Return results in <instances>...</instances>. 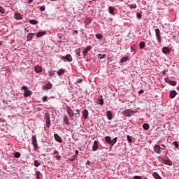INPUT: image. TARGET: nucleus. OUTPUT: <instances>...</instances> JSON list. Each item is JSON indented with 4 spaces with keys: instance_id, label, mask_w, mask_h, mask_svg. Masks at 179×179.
<instances>
[{
    "instance_id": "nucleus-63",
    "label": "nucleus",
    "mask_w": 179,
    "mask_h": 179,
    "mask_svg": "<svg viewBox=\"0 0 179 179\" xmlns=\"http://www.w3.org/2000/svg\"><path fill=\"white\" fill-rule=\"evenodd\" d=\"M177 90H178V91H179V86L177 87Z\"/></svg>"
},
{
    "instance_id": "nucleus-24",
    "label": "nucleus",
    "mask_w": 179,
    "mask_h": 179,
    "mask_svg": "<svg viewBox=\"0 0 179 179\" xmlns=\"http://www.w3.org/2000/svg\"><path fill=\"white\" fill-rule=\"evenodd\" d=\"M152 176H153L154 178H155V179H162V177H160V176H159V173H157V172L152 173Z\"/></svg>"
},
{
    "instance_id": "nucleus-44",
    "label": "nucleus",
    "mask_w": 179,
    "mask_h": 179,
    "mask_svg": "<svg viewBox=\"0 0 179 179\" xmlns=\"http://www.w3.org/2000/svg\"><path fill=\"white\" fill-rule=\"evenodd\" d=\"M0 13H5V8L2 6H0Z\"/></svg>"
},
{
    "instance_id": "nucleus-3",
    "label": "nucleus",
    "mask_w": 179,
    "mask_h": 179,
    "mask_svg": "<svg viewBox=\"0 0 179 179\" xmlns=\"http://www.w3.org/2000/svg\"><path fill=\"white\" fill-rule=\"evenodd\" d=\"M66 110L70 118H73V115H75V113H73L72 108H71V106H67Z\"/></svg>"
},
{
    "instance_id": "nucleus-7",
    "label": "nucleus",
    "mask_w": 179,
    "mask_h": 179,
    "mask_svg": "<svg viewBox=\"0 0 179 179\" xmlns=\"http://www.w3.org/2000/svg\"><path fill=\"white\" fill-rule=\"evenodd\" d=\"M61 59H63V60L66 59V61H68L69 62H72V61H73L72 56L69 54H68L66 56H62L61 57Z\"/></svg>"
},
{
    "instance_id": "nucleus-17",
    "label": "nucleus",
    "mask_w": 179,
    "mask_h": 179,
    "mask_svg": "<svg viewBox=\"0 0 179 179\" xmlns=\"http://www.w3.org/2000/svg\"><path fill=\"white\" fill-rule=\"evenodd\" d=\"M34 71L37 73H40V72H43V69L41 68V66L37 65V66H35Z\"/></svg>"
},
{
    "instance_id": "nucleus-34",
    "label": "nucleus",
    "mask_w": 179,
    "mask_h": 179,
    "mask_svg": "<svg viewBox=\"0 0 179 179\" xmlns=\"http://www.w3.org/2000/svg\"><path fill=\"white\" fill-rule=\"evenodd\" d=\"M106 57H107L106 55L98 54V58H99V59H103V58H106Z\"/></svg>"
},
{
    "instance_id": "nucleus-33",
    "label": "nucleus",
    "mask_w": 179,
    "mask_h": 179,
    "mask_svg": "<svg viewBox=\"0 0 179 179\" xmlns=\"http://www.w3.org/2000/svg\"><path fill=\"white\" fill-rule=\"evenodd\" d=\"M29 23L31 24H37V23H38V22L36 20H29Z\"/></svg>"
},
{
    "instance_id": "nucleus-54",
    "label": "nucleus",
    "mask_w": 179,
    "mask_h": 179,
    "mask_svg": "<svg viewBox=\"0 0 179 179\" xmlns=\"http://www.w3.org/2000/svg\"><path fill=\"white\" fill-rule=\"evenodd\" d=\"M75 153H76V155L78 156L79 155V151L78 150H76Z\"/></svg>"
},
{
    "instance_id": "nucleus-2",
    "label": "nucleus",
    "mask_w": 179,
    "mask_h": 179,
    "mask_svg": "<svg viewBox=\"0 0 179 179\" xmlns=\"http://www.w3.org/2000/svg\"><path fill=\"white\" fill-rule=\"evenodd\" d=\"M22 90H24V97H29V96H31L33 94V92L27 90V86H22Z\"/></svg>"
},
{
    "instance_id": "nucleus-57",
    "label": "nucleus",
    "mask_w": 179,
    "mask_h": 179,
    "mask_svg": "<svg viewBox=\"0 0 179 179\" xmlns=\"http://www.w3.org/2000/svg\"><path fill=\"white\" fill-rule=\"evenodd\" d=\"M73 33H76V34H78V30H74V31H73Z\"/></svg>"
},
{
    "instance_id": "nucleus-38",
    "label": "nucleus",
    "mask_w": 179,
    "mask_h": 179,
    "mask_svg": "<svg viewBox=\"0 0 179 179\" xmlns=\"http://www.w3.org/2000/svg\"><path fill=\"white\" fill-rule=\"evenodd\" d=\"M96 38H98V40H101V38H103V35L96 34Z\"/></svg>"
},
{
    "instance_id": "nucleus-36",
    "label": "nucleus",
    "mask_w": 179,
    "mask_h": 179,
    "mask_svg": "<svg viewBox=\"0 0 179 179\" xmlns=\"http://www.w3.org/2000/svg\"><path fill=\"white\" fill-rule=\"evenodd\" d=\"M34 164L35 167H38L41 164L40 162H38V161L35 160L34 162Z\"/></svg>"
},
{
    "instance_id": "nucleus-27",
    "label": "nucleus",
    "mask_w": 179,
    "mask_h": 179,
    "mask_svg": "<svg viewBox=\"0 0 179 179\" xmlns=\"http://www.w3.org/2000/svg\"><path fill=\"white\" fill-rule=\"evenodd\" d=\"M84 23H85V24H90V23H92V18L90 17L86 18Z\"/></svg>"
},
{
    "instance_id": "nucleus-26",
    "label": "nucleus",
    "mask_w": 179,
    "mask_h": 179,
    "mask_svg": "<svg viewBox=\"0 0 179 179\" xmlns=\"http://www.w3.org/2000/svg\"><path fill=\"white\" fill-rule=\"evenodd\" d=\"M114 10H115L114 7H113V6L108 7V12H109V13H110V15H113V13H114Z\"/></svg>"
},
{
    "instance_id": "nucleus-22",
    "label": "nucleus",
    "mask_w": 179,
    "mask_h": 179,
    "mask_svg": "<svg viewBox=\"0 0 179 179\" xmlns=\"http://www.w3.org/2000/svg\"><path fill=\"white\" fill-rule=\"evenodd\" d=\"M64 73H65V69H60L57 71V75H58V76H62V75H64Z\"/></svg>"
},
{
    "instance_id": "nucleus-15",
    "label": "nucleus",
    "mask_w": 179,
    "mask_h": 179,
    "mask_svg": "<svg viewBox=\"0 0 179 179\" xmlns=\"http://www.w3.org/2000/svg\"><path fill=\"white\" fill-rule=\"evenodd\" d=\"M162 52L163 54H170V52H171V50L167 47H164L162 48Z\"/></svg>"
},
{
    "instance_id": "nucleus-30",
    "label": "nucleus",
    "mask_w": 179,
    "mask_h": 179,
    "mask_svg": "<svg viewBox=\"0 0 179 179\" xmlns=\"http://www.w3.org/2000/svg\"><path fill=\"white\" fill-rule=\"evenodd\" d=\"M168 83L171 85V86H176L177 85V82L168 80Z\"/></svg>"
},
{
    "instance_id": "nucleus-62",
    "label": "nucleus",
    "mask_w": 179,
    "mask_h": 179,
    "mask_svg": "<svg viewBox=\"0 0 179 179\" xmlns=\"http://www.w3.org/2000/svg\"><path fill=\"white\" fill-rule=\"evenodd\" d=\"M1 45H2V42L0 41V46H1Z\"/></svg>"
},
{
    "instance_id": "nucleus-50",
    "label": "nucleus",
    "mask_w": 179,
    "mask_h": 179,
    "mask_svg": "<svg viewBox=\"0 0 179 179\" xmlns=\"http://www.w3.org/2000/svg\"><path fill=\"white\" fill-rule=\"evenodd\" d=\"M44 10H45V7H44V6H41V7H40V11H41V12H44Z\"/></svg>"
},
{
    "instance_id": "nucleus-20",
    "label": "nucleus",
    "mask_w": 179,
    "mask_h": 179,
    "mask_svg": "<svg viewBox=\"0 0 179 179\" xmlns=\"http://www.w3.org/2000/svg\"><path fill=\"white\" fill-rule=\"evenodd\" d=\"M63 121L64 122V124L66 125H69L71 124V122H69V119L68 118V116L67 115H65L64 117H63Z\"/></svg>"
},
{
    "instance_id": "nucleus-32",
    "label": "nucleus",
    "mask_w": 179,
    "mask_h": 179,
    "mask_svg": "<svg viewBox=\"0 0 179 179\" xmlns=\"http://www.w3.org/2000/svg\"><path fill=\"white\" fill-rule=\"evenodd\" d=\"M36 179H40V176H41V172L40 171H36L35 173Z\"/></svg>"
},
{
    "instance_id": "nucleus-1",
    "label": "nucleus",
    "mask_w": 179,
    "mask_h": 179,
    "mask_svg": "<svg viewBox=\"0 0 179 179\" xmlns=\"http://www.w3.org/2000/svg\"><path fill=\"white\" fill-rule=\"evenodd\" d=\"M31 143L34 146V150L36 152L38 149V144L37 143V137L36 135L32 136L31 137Z\"/></svg>"
},
{
    "instance_id": "nucleus-8",
    "label": "nucleus",
    "mask_w": 179,
    "mask_h": 179,
    "mask_svg": "<svg viewBox=\"0 0 179 179\" xmlns=\"http://www.w3.org/2000/svg\"><path fill=\"white\" fill-rule=\"evenodd\" d=\"M91 49H92V46L90 45L83 50V55L84 58H86V55H87V53L89 52V51H90Z\"/></svg>"
},
{
    "instance_id": "nucleus-21",
    "label": "nucleus",
    "mask_w": 179,
    "mask_h": 179,
    "mask_svg": "<svg viewBox=\"0 0 179 179\" xmlns=\"http://www.w3.org/2000/svg\"><path fill=\"white\" fill-rule=\"evenodd\" d=\"M106 115H107L108 120H113V113H111V111L108 110L106 112Z\"/></svg>"
},
{
    "instance_id": "nucleus-19",
    "label": "nucleus",
    "mask_w": 179,
    "mask_h": 179,
    "mask_svg": "<svg viewBox=\"0 0 179 179\" xmlns=\"http://www.w3.org/2000/svg\"><path fill=\"white\" fill-rule=\"evenodd\" d=\"M176 96H177V92H176V90H171L170 92V99H174V97H176Z\"/></svg>"
},
{
    "instance_id": "nucleus-46",
    "label": "nucleus",
    "mask_w": 179,
    "mask_h": 179,
    "mask_svg": "<svg viewBox=\"0 0 179 179\" xmlns=\"http://www.w3.org/2000/svg\"><path fill=\"white\" fill-rule=\"evenodd\" d=\"M99 104L100 105V106H103V104H104V100H103V99H99Z\"/></svg>"
},
{
    "instance_id": "nucleus-61",
    "label": "nucleus",
    "mask_w": 179,
    "mask_h": 179,
    "mask_svg": "<svg viewBox=\"0 0 179 179\" xmlns=\"http://www.w3.org/2000/svg\"><path fill=\"white\" fill-rule=\"evenodd\" d=\"M161 146H162V148H166V145L164 144H162Z\"/></svg>"
},
{
    "instance_id": "nucleus-48",
    "label": "nucleus",
    "mask_w": 179,
    "mask_h": 179,
    "mask_svg": "<svg viewBox=\"0 0 179 179\" xmlns=\"http://www.w3.org/2000/svg\"><path fill=\"white\" fill-rule=\"evenodd\" d=\"M131 52H135V51H136V50H135V46L134 45H132L131 47Z\"/></svg>"
},
{
    "instance_id": "nucleus-39",
    "label": "nucleus",
    "mask_w": 179,
    "mask_h": 179,
    "mask_svg": "<svg viewBox=\"0 0 179 179\" xmlns=\"http://www.w3.org/2000/svg\"><path fill=\"white\" fill-rule=\"evenodd\" d=\"M76 55H78V57H80V48H78V49L76 50Z\"/></svg>"
},
{
    "instance_id": "nucleus-10",
    "label": "nucleus",
    "mask_w": 179,
    "mask_h": 179,
    "mask_svg": "<svg viewBox=\"0 0 179 179\" xmlns=\"http://www.w3.org/2000/svg\"><path fill=\"white\" fill-rule=\"evenodd\" d=\"M162 163H164V164H166V166L173 165V162L169 158L162 159Z\"/></svg>"
},
{
    "instance_id": "nucleus-49",
    "label": "nucleus",
    "mask_w": 179,
    "mask_h": 179,
    "mask_svg": "<svg viewBox=\"0 0 179 179\" xmlns=\"http://www.w3.org/2000/svg\"><path fill=\"white\" fill-rule=\"evenodd\" d=\"M131 9H136V4H131L130 6Z\"/></svg>"
},
{
    "instance_id": "nucleus-25",
    "label": "nucleus",
    "mask_w": 179,
    "mask_h": 179,
    "mask_svg": "<svg viewBox=\"0 0 179 179\" xmlns=\"http://www.w3.org/2000/svg\"><path fill=\"white\" fill-rule=\"evenodd\" d=\"M15 17L17 20H22V15H20V13H15Z\"/></svg>"
},
{
    "instance_id": "nucleus-12",
    "label": "nucleus",
    "mask_w": 179,
    "mask_h": 179,
    "mask_svg": "<svg viewBox=\"0 0 179 179\" xmlns=\"http://www.w3.org/2000/svg\"><path fill=\"white\" fill-rule=\"evenodd\" d=\"M124 113L126 117H131L134 114V111L131 110H126Z\"/></svg>"
},
{
    "instance_id": "nucleus-9",
    "label": "nucleus",
    "mask_w": 179,
    "mask_h": 179,
    "mask_svg": "<svg viewBox=\"0 0 179 179\" xmlns=\"http://www.w3.org/2000/svg\"><path fill=\"white\" fill-rule=\"evenodd\" d=\"M42 88L43 90H50V89H52V84H51V83H49L46 85H44Z\"/></svg>"
},
{
    "instance_id": "nucleus-11",
    "label": "nucleus",
    "mask_w": 179,
    "mask_h": 179,
    "mask_svg": "<svg viewBox=\"0 0 179 179\" xmlns=\"http://www.w3.org/2000/svg\"><path fill=\"white\" fill-rule=\"evenodd\" d=\"M99 149V141H94V144L92 145V152H96Z\"/></svg>"
},
{
    "instance_id": "nucleus-31",
    "label": "nucleus",
    "mask_w": 179,
    "mask_h": 179,
    "mask_svg": "<svg viewBox=\"0 0 179 179\" xmlns=\"http://www.w3.org/2000/svg\"><path fill=\"white\" fill-rule=\"evenodd\" d=\"M143 129H145V131H148V129H149V128H150V127L149 126V124L145 123L143 125Z\"/></svg>"
},
{
    "instance_id": "nucleus-58",
    "label": "nucleus",
    "mask_w": 179,
    "mask_h": 179,
    "mask_svg": "<svg viewBox=\"0 0 179 179\" xmlns=\"http://www.w3.org/2000/svg\"><path fill=\"white\" fill-rule=\"evenodd\" d=\"M0 122H5V120L0 118Z\"/></svg>"
},
{
    "instance_id": "nucleus-29",
    "label": "nucleus",
    "mask_w": 179,
    "mask_h": 179,
    "mask_svg": "<svg viewBox=\"0 0 179 179\" xmlns=\"http://www.w3.org/2000/svg\"><path fill=\"white\" fill-rule=\"evenodd\" d=\"M145 45H146V43H145V42H143V41L141 42L139 44V47L141 50H143V48H145Z\"/></svg>"
},
{
    "instance_id": "nucleus-51",
    "label": "nucleus",
    "mask_w": 179,
    "mask_h": 179,
    "mask_svg": "<svg viewBox=\"0 0 179 179\" xmlns=\"http://www.w3.org/2000/svg\"><path fill=\"white\" fill-rule=\"evenodd\" d=\"M133 178H134V179H142V177L136 176H134Z\"/></svg>"
},
{
    "instance_id": "nucleus-35",
    "label": "nucleus",
    "mask_w": 179,
    "mask_h": 179,
    "mask_svg": "<svg viewBox=\"0 0 179 179\" xmlns=\"http://www.w3.org/2000/svg\"><path fill=\"white\" fill-rule=\"evenodd\" d=\"M74 115H77V117H80V110H79V109L76 110V113H74Z\"/></svg>"
},
{
    "instance_id": "nucleus-40",
    "label": "nucleus",
    "mask_w": 179,
    "mask_h": 179,
    "mask_svg": "<svg viewBox=\"0 0 179 179\" xmlns=\"http://www.w3.org/2000/svg\"><path fill=\"white\" fill-rule=\"evenodd\" d=\"M117 138L115 137L112 140V143H113V145H115V143H117Z\"/></svg>"
},
{
    "instance_id": "nucleus-23",
    "label": "nucleus",
    "mask_w": 179,
    "mask_h": 179,
    "mask_svg": "<svg viewBox=\"0 0 179 179\" xmlns=\"http://www.w3.org/2000/svg\"><path fill=\"white\" fill-rule=\"evenodd\" d=\"M45 34H47V32H46L45 31H41V32H38V33L36 34V36H37V37H41V36L45 35Z\"/></svg>"
},
{
    "instance_id": "nucleus-55",
    "label": "nucleus",
    "mask_w": 179,
    "mask_h": 179,
    "mask_svg": "<svg viewBox=\"0 0 179 179\" xmlns=\"http://www.w3.org/2000/svg\"><path fill=\"white\" fill-rule=\"evenodd\" d=\"M56 159H57V160H59V159H61V156H59V155L56 156Z\"/></svg>"
},
{
    "instance_id": "nucleus-37",
    "label": "nucleus",
    "mask_w": 179,
    "mask_h": 179,
    "mask_svg": "<svg viewBox=\"0 0 179 179\" xmlns=\"http://www.w3.org/2000/svg\"><path fill=\"white\" fill-rule=\"evenodd\" d=\"M127 139L129 143H131L132 142V138H131V136L129 135L127 136Z\"/></svg>"
},
{
    "instance_id": "nucleus-47",
    "label": "nucleus",
    "mask_w": 179,
    "mask_h": 179,
    "mask_svg": "<svg viewBox=\"0 0 179 179\" xmlns=\"http://www.w3.org/2000/svg\"><path fill=\"white\" fill-rule=\"evenodd\" d=\"M136 16L138 19H142V15L140 13H137Z\"/></svg>"
},
{
    "instance_id": "nucleus-4",
    "label": "nucleus",
    "mask_w": 179,
    "mask_h": 179,
    "mask_svg": "<svg viewBox=\"0 0 179 179\" xmlns=\"http://www.w3.org/2000/svg\"><path fill=\"white\" fill-rule=\"evenodd\" d=\"M155 34L157 39L158 43H162V36H160V29H155Z\"/></svg>"
},
{
    "instance_id": "nucleus-45",
    "label": "nucleus",
    "mask_w": 179,
    "mask_h": 179,
    "mask_svg": "<svg viewBox=\"0 0 179 179\" xmlns=\"http://www.w3.org/2000/svg\"><path fill=\"white\" fill-rule=\"evenodd\" d=\"M48 99V96H43L42 97V100H43V101H44V102L47 101Z\"/></svg>"
},
{
    "instance_id": "nucleus-42",
    "label": "nucleus",
    "mask_w": 179,
    "mask_h": 179,
    "mask_svg": "<svg viewBox=\"0 0 179 179\" xmlns=\"http://www.w3.org/2000/svg\"><path fill=\"white\" fill-rule=\"evenodd\" d=\"M49 75H50V76H54V75H55V71H49Z\"/></svg>"
},
{
    "instance_id": "nucleus-14",
    "label": "nucleus",
    "mask_w": 179,
    "mask_h": 179,
    "mask_svg": "<svg viewBox=\"0 0 179 179\" xmlns=\"http://www.w3.org/2000/svg\"><path fill=\"white\" fill-rule=\"evenodd\" d=\"M105 141L107 142V143L110 145V146H114V143H113V141L111 140V138L110 136H106L105 138Z\"/></svg>"
},
{
    "instance_id": "nucleus-52",
    "label": "nucleus",
    "mask_w": 179,
    "mask_h": 179,
    "mask_svg": "<svg viewBox=\"0 0 179 179\" xmlns=\"http://www.w3.org/2000/svg\"><path fill=\"white\" fill-rule=\"evenodd\" d=\"M82 82H83V80L82 79L77 80V83H82Z\"/></svg>"
},
{
    "instance_id": "nucleus-60",
    "label": "nucleus",
    "mask_w": 179,
    "mask_h": 179,
    "mask_svg": "<svg viewBox=\"0 0 179 179\" xmlns=\"http://www.w3.org/2000/svg\"><path fill=\"white\" fill-rule=\"evenodd\" d=\"M33 1H34V0H29V3H31V2H33Z\"/></svg>"
},
{
    "instance_id": "nucleus-13",
    "label": "nucleus",
    "mask_w": 179,
    "mask_h": 179,
    "mask_svg": "<svg viewBox=\"0 0 179 179\" xmlns=\"http://www.w3.org/2000/svg\"><path fill=\"white\" fill-rule=\"evenodd\" d=\"M83 117L85 120H87V117H89V111L87 109L83 110Z\"/></svg>"
},
{
    "instance_id": "nucleus-6",
    "label": "nucleus",
    "mask_w": 179,
    "mask_h": 179,
    "mask_svg": "<svg viewBox=\"0 0 179 179\" xmlns=\"http://www.w3.org/2000/svg\"><path fill=\"white\" fill-rule=\"evenodd\" d=\"M162 150H163V148H162L160 145H155L154 146V151L155 152V153H157V155H160V153H162Z\"/></svg>"
},
{
    "instance_id": "nucleus-28",
    "label": "nucleus",
    "mask_w": 179,
    "mask_h": 179,
    "mask_svg": "<svg viewBox=\"0 0 179 179\" xmlns=\"http://www.w3.org/2000/svg\"><path fill=\"white\" fill-rule=\"evenodd\" d=\"M128 61V57H123L120 59L121 64H124V62H127Z\"/></svg>"
},
{
    "instance_id": "nucleus-5",
    "label": "nucleus",
    "mask_w": 179,
    "mask_h": 179,
    "mask_svg": "<svg viewBox=\"0 0 179 179\" xmlns=\"http://www.w3.org/2000/svg\"><path fill=\"white\" fill-rule=\"evenodd\" d=\"M45 120H46V127L50 128L51 125V120L50 119V115L45 113Z\"/></svg>"
},
{
    "instance_id": "nucleus-16",
    "label": "nucleus",
    "mask_w": 179,
    "mask_h": 179,
    "mask_svg": "<svg viewBox=\"0 0 179 179\" xmlns=\"http://www.w3.org/2000/svg\"><path fill=\"white\" fill-rule=\"evenodd\" d=\"M54 138L55 141H57V142H59V143H61L62 142V138H61V137L58 134H55Z\"/></svg>"
},
{
    "instance_id": "nucleus-59",
    "label": "nucleus",
    "mask_w": 179,
    "mask_h": 179,
    "mask_svg": "<svg viewBox=\"0 0 179 179\" xmlns=\"http://www.w3.org/2000/svg\"><path fill=\"white\" fill-rule=\"evenodd\" d=\"M162 74L166 75V71H165V70H164V71H162Z\"/></svg>"
},
{
    "instance_id": "nucleus-43",
    "label": "nucleus",
    "mask_w": 179,
    "mask_h": 179,
    "mask_svg": "<svg viewBox=\"0 0 179 179\" xmlns=\"http://www.w3.org/2000/svg\"><path fill=\"white\" fill-rule=\"evenodd\" d=\"M173 145H174L175 148H176L177 149H178V147H179L178 142L174 141V142H173Z\"/></svg>"
},
{
    "instance_id": "nucleus-56",
    "label": "nucleus",
    "mask_w": 179,
    "mask_h": 179,
    "mask_svg": "<svg viewBox=\"0 0 179 179\" xmlns=\"http://www.w3.org/2000/svg\"><path fill=\"white\" fill-rule=\"evenodd\" d=\"M53 155H58V151H55V152H53Z\"/></svg>"
},
{
    "instance_id": "nucleus-53",
    "label": "nucleus",
    "mask_w": 179,
    "mask_h": 179,
    "mask_svg": "<svg viewBox=\"0 0 179 179\" xmlns=\"http://www.w3.org/2000/svg\"><path fill=\"white\" fill-rule=\"evenodd\" d=\"M142 93H145V90H141L138 92V94H142Z\"/></svg>"
},
{
    "instance_id": "nucleus-41",
    "label": "nucleus",
    "mask_w": 179,
    "mask_h": 179,
    "mask_svg": "<svg viewBox=\"0 0 179 179\" xmlns=\"http://www.w3.org/2000/svg\"><path fill=\"white\" fill-rule=\"evenodd\" d=\"M15 157L16 159H19V157H20V152H15Z\"/></svg>"
},
{
    "instance_id": "nucleus-64",
    "label": "nucleus",
    "mask_w": 179,
    "mask_h": 179,
    "mask_svg": "<svg viewBox=\"0 0 179 179\" xmlns=\"http://www.w3.org/2000/svg\"><path fill=\"white\" fill-rule=\"evenodd\" d=\"M50 1H57V0H50Z\"/></svg>"
},
{
    "instance_id": "nucleus-18",
    "label": "nucleus",
    "mask_w": 179,
    "mask_h": 179,
    "mask_svg": "<svg viewBox=\"0 0 179 179\" xmlns=\"http://www.w3.org/2000/svg\"><path fill=\"white\" fill-rule=\"evenodd\" d=\"M33 36H34V33H29L27 36V41H31L33 40Z\"/></svg>"
}]
</instances>
